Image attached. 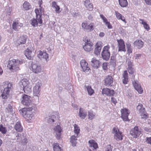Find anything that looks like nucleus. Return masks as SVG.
I'll return each mask as SVG.
<instances>
[{"mask_svg":"<svg viewBox=\"0 0 151 151\" xmlns=\"http://www.w3.org/2000/svg\"><path fill=\"white\" fill-rule=\"evenodd\" d=\"M22 103L24 105L28 106V108H24L20 110L22 115L26 118L31 120L34 117V114L31 111L35 108V104L32 103L31 97L27 95H23Z\"/></svg>","mask_w":151,"mask_h":151,"instance_id":"1","label":"nucleus"},{"mask_svg":"<svg viewBox=\"0 0 151 151\" xmlns=\"http://www.w3.org/2000/svg\"><path fill=\"white\" fill-rule=\"evenodd\" d=\"M22 63V60L12 59L9 61L7 67L12 71L15 72L20 70L19 65Z\"/></svg>","mask_w":151,"mask_h":151,"instance_id":"2","label":"nucleus"},{"mask_svg":"<svg viewBox=\"0 0 151 151\" xmlns=\"http://www.w3.org/2000/svg\"><path fill=\"white\" fill-rule=\"evenodd\" d=\"M35 11L37 19L33 18L30 20L31 24L34 27H37L38 23L41 24L42 23L41 15L38 14V13H39V10L37 9H35Z\"/></svg>","mask_w":151,"mask_h":151,"instance_id":"3","label":"nucleus"},{"mask_svg":"<svg viewBox=\"0 0 151 151\" xmlns=\"http://www.w3.org/2000/svg\"><path fill=\"white\" fill-rule=\"evenodd\" d=\"M42 85L41 82H38L36 84L35 86L33 88V92L34 96H35V99H36L35 103L36 104H38L39 102V98L38 96L40 94V88Z\"/></svg>","mask_w":151,"mask_h":151,"instance_id":"4","label":"nucleus"},{"mask_svg":"<svg viewBox=\"0 0 151 151\" xmlns=\"http://www.w3.org/2000/svg\"><path fill=\"white\" fill-rule=\"evenodd\" d=\"M110 47L109 45L105 46L101 52V56L102 58L106 61L108 60L110 58V53L109 51Z\"/></svg>","mask_w":151,"mask_h":151,"instance_id":"5","label":"nucleus"},{"mask_svg":"<svg viewBox=\"0 0 151 151\" xmlns=\"http://www.w3.org/2000/svg\"><path fill=\"white\" fill-rule=\"evenodd\" d=\"M6 86L1 95L3 99H6L9 96V92L12 90V84L9 83Z\"/></svg>","mask_w":151,"mask_h":151,"instance_id":"6","label":"nucleus"},{"mask_svg":"<svg viewBox=\"0 0 151 151\" xmlns=\"http://www.w3.org/2000/svg\"><path fill=\"white\" fill-rule=\"evenodd\" d=\"M131 78L133 80L132 81V84L135 89L139 93H142L143 92V90L141 88L140 84L138 81L137 80H135V75H133Z\"/></svg>","mask_w":151,"mask_h":151,"instance_id":"7","label":"nucleus"},{"mask_svg":"<svg viewBox=\"0 0 151 151\" xmlns=\"http://www.w3.org/2000/svg\"><path fill=\"white\" fill-rule=\"evenodd\" d=\"M137 110L140 113L141 118L146 119L147 117V115L145 111V108L143 107L142 105L141 104H139L137 107Z\"/></svg>","mask_w":151,"mask_h":151,"instance_id":"8","label":"nucleus"},{"mask_svg":"<svg viewBox=\"0 0 151 151\" xmlns=\"http://www.w3.org/2000/svg\"><path fill=\"white\" fill-rule=\"evenodd\" d=\"M84 41L85 42V45L83 46L84 50L86 51L90 52L92 50L93 43L87 38H85Z\"/></svg>","mask_w":151,"mask_h":151,"instance_id":"9","label":"nucleus"},{"mask_svg":"<svg viewBox=\"0 0 151 151\" xmlns=\"http://www.w3.org/2000/svg\"><path fill=\"white\" fill-rule=\"evenodd\" d=\"M81 26L84 30L88 32H91L94 29V24L92 23L89 24L87 23H83Z\"/></svg>","mask_w":151,"mask_h":151,"instance_id":"10","label":"nucleus"},{"mask_svg":"<svg viewBox=\"0 0 151 151\" xmlns=\"http://www.w3.org/2000/svg\"><path fill=\"white\" fill-rule=\"evenodd\" d=\"M121 117L124 121H129V119L128 118L129 114V110L125 108H123L121 110Z\"/></svg>","mask_w":151,"mask_h":151,"instance_id":"11","label":"nucleus"},{"mask_svg":"<svg viewBox=\"0 0 151 151\" xmlns=\"http://www.w3.org/2000/svg\"><path fill=\"white\" fill-rule=\"evenodd\" d=\"M130 134L134 138H137L140 134L141 131L138 127L135 126L131 129Z\"/></svg>","mask_w":151,"mask_h":151,"instance_id":"12","label":"nucleus"},{"mask_svg":"<svg viewBox=\"0 0 151 151\" xmlns=\"http://www.w3.org/2000/svg\"><path fill=\"white\" fill-rule=\"evenodd\" d=\"M113 133L114 135V138L117 141L122 140V133L119 131L117 128L114 127L113 129Z\"/></svg>","mask_w":151,"mask_h":151,"instance_id":"13","label":"nucleus"},{"mask_svg":"<svg viewBox=\"0 0 151 151\" xmlns=\"http://www.w3.org/2000/svg\"><path fill=\"white\" fill-rule=\"evenodd\" d=\"M32 71L35 73H40L42 69L41 65L38 64H33L32 65Z\"/></svg>","mask_w":151,"mask_h":151,"instance_id":"14","label":"nucleus"},{"mask_svg":"<svg viewBox=\"0 0 151 151\" xmlns=\"http://www.w3.org/2000/svg\"><path fill=\"white\" fill-rule=\"evenodd\" d=\"M118 43V51H122L124 52L126 51L125 45L123 40L120 39L119 40H117Z\"/></svg>","mask_w":151,"mask_h":151,"instance_id":"15","label":"nucleus"},{"mask_svg":"<svg viewBox=\"0 0 151 151\" xmlns=\"http://www.w3.org/2000/svg\"><path fill=\"white\" fill-rule=\"evenodd\" d=\"M81 66L83 71L86 72L89 71L90 69L89 67L88 66L87 63L84 60H82L80 62Z\"/></svg>","mask_w":151,"mask_h":151,"instance_id":"16","label":"nucleus"},{"mask_svg":"<svg viewBox=\"0 0 151 151\" xmlns=\"http://www.w3.org/2000/svg\"><path fill=\"white\" fill-rule=\"evenodd\" d=\"M102 93L104 95L105 94L107 96H111L114 94V91L113 90H110L108 88H106L102 89Z\"/></svg>","mask_w":151,"mask_h":151,"instance_id":"17","label":"nucleus"},{"mask_svg":"<svg viewBox=\"0 0 151 151\" xmlns=\"http://www.w3.org/2000/svg\"><path fill=\"white\" fill-rule=\"evenodd\" d=\"M89 146L92 149H90V151H96V149L98 148V145L93 140H90L88 142Z\"/></svg>","mask_w":151,"mask_h":151,"instance_id":"18","label":"nucleus"},{"mask_svg":"<svg viewBox=\"0 0 151 151\" xmlns=\"http://www.w3.org/2000/svg\"><path fill=\"white\" fill-rule=\"evenodd\" d=\"M104 84L106 86H110L113 82V78L111 76H108L104 80Z\"/></svg>","mask_w":151,"mask_h":151,"instance_id":"19","label":"nucleus"},{"mask_svg":"<svg viewBox=\"0 0 151 151\" xmlns=\"http://www.w3.org/2000/svg\"><path fill=\"white\" fill-rule=\"evenodd\" d=\"M23 24L20 23L18 20H15L13 22L12 24L13 29L15 30H18L22 26Z\"/></svg>","mask_w":151,"mask_h":151,"instance_id":"20","label":"nucleus"},{"mask_svg":"<svg viewBox=\"0 0 151 151\" xmlns=\"http://www.w3.org/2000/svg\"><path fill=\"white\" fill-rule=\"evenodd\" d=\"M24 54L26 57L29 60H32L33 58V55L32 51L29 48H27L24 52Z\"/></svg>","mask_w":151,"mask_h":151,"instance_id":"21","label":"nucleus"},{"mask_svg":"<svg viewBox=\"0 0 151 151\" xmlns=\"http://www.w3.org/2000/svg\"><path fill=\"white\" fill-rule=\"evenodd\" d=\"M54 130L56 134L57 138L59 139L60 137L62 131L61 127L59 125H57L54 128Z\"/></svg>","mask_w":151,"mask_h":151,"instance_id":"22","label":"nucleus"},{"mask_svg":"<svg viewBox=\"0 0 151 151\" xmlns=\"http://www.w3.org/2000/svg\"><path fill=\"white\" fill-rule=\"evenodd\" d=\"M91 64L92 66L96 68H99L101 64L100 62L99 61L96 60L94 58H93L92 59L91 62Z\"/></svg>","mask_w":151,"mask_h":151,"instance_id":"23","label":"nucleus"},{"mask_svg":"<svg viewBox=\"0 0 151 151\" xmlns=\"http://www.w3.org/2000/svg\"><path fill=\"white\" fill-rule=\"evenodd\" d=\"M27 39L26 36H22L20 37L19 39L17 41V43L18 45L24 44L26 43Z\"/></svg>","mask_w":151,"mask_h":151,"instance_id":"24","label":"nucleus"},{"mask_svg":"<svg viewBox=\"0 0 151 151\" xmlns=\"http://www.w3.org/2000/svg\"><path fill=\"white\" fill-rule=\"evenodd\" d=\"M144 43L141 40H137L134 42V46L136 47L139 49H140L143 46Z\"/></svg>","mask_w":151,"mask_h":151,"instance_id":"25","label":"nucleus"},{"mask_svg":"<svg viewBox=\"0 0 151 151\" xmlns=\"http://www.w3.org/2000/svg\"><path fill=\"white\" fill-rule=\"evenodd\" d=\"M84 4L86 9L89 11H91L93 9L92 4L91 3L89 0H86L84 1Z\"/></svg>","mask_w":151,"mask_h":151,"instance_id":"26","label":"nucleus"},{"mask_svg":"<svg viewBox=\"0 0 151 151\" xmlns=\"http://www.w3.org/2000/svg\"><path fill=\"white\" fill-rule=\"evenodd\" d=\"M99 44V43L97 42L96 43V47L94 50V53L96 55H99L100 53V51L101 49V42Z\"/></svg>","mask_w":151,"mask_h":151,"instance_id":"27","label":"nucleus"},{"mask_svg":"<svg viewBox=\"0 0 151 151\" xmlns=\"http://www.w3.org/2000/svg\"><path fill=\"white\" fill-rule=\"evenodd\" d=\"M87 114L86 111L83 109L80 108L79 113V116L81 119H84Z\"/></svg>","mask_w":151,"mask_h":151,"instance_id":"28","label":"nucleus"},{"mask_svg":"<svg viewBox=\"0 0 151 151\" xmlns=\"http://www.w3.org/2000/svg\"><path fill=\"white\" fill-rule=\"evenodd\" d=\"M100 17L103 20V22L105 23V24L107 26L109 29H111L112 28L111 25L109 22L108 21L107 19L104 17L102 14L100 15Z\"/></svg>","mask_w":151,"mask_h":151,"instance_id":"29","label":"nucleus"},{"mask_svg":"<svg viewBox=\"0 0 151 151\" xmlns=\"http://www.w3.org/2000/svg\"><path fill=\"white\" fill-rule=\"evenodd\" d=\"M5 111L8 115L13 114V108L10 104H9L6 106L5 109Z\"/></svg>","mask_w":151,"mask_h":151,"instance_id":"30","label":"nucleus"},{"mask_svg":"<svg viewBox=\"0 0 151 151\" xmlns=\"http://www.w3.org/2000/svg\"><path fill=\"white\" fill-rule=\"evenodd\" d=\"M14 128L16 131L19 132H21L23 130V128L19 122H17L14 126Z\"/></svg>","mask_w":151,"mask_h":151,"instance_id":"31","label":"nucleus"},{"mask_svg":"<svg viewBox=\"0 0 151 151\" xmlns=\"http://www.w3.org/2000/svg\"><path fill=\"white\" fill-rule=\"evenodd\" d=\"M52 7L55 9V12L57 14H59L60 11V7L56 3L55 1H53L52 3Z\"/></svg>","mask_w":151,"mask_h":151,"instance_id":"32","label":"nucleus"},{"mask_svg":"<svg viewBox=\"0 0 151 151\" xmlns=\"http://www.w3.org/2000/svg\"><path fill=\"white\" fill-rule=\"evenodd\" d=\"M85 88L86 89L88 94L90 95H92L94 93V91L92 88L91 86L88 85H85Z\"/></svg>","mask_w":151,"mask_h":151,"instance_id":"33","label":"nucleus"},{"mask_svg":"<svg viewBox=\"0 0 151 151\" xmlns=\"http://www.w3.org/2000/svg\"><path fill=\"white\" fill-rule=\"evenodd\" d=\"M29 84L28 81L27 79H24L22 80L20 83L21 87H22L23 88L28 86Z\"/></svg>","mask_w":151,"mask_h":151,"instance_id":"34","label":"nucleus"},{"mask_svg":"<svg viewBox=\"0 0 151 151\" xmlns=\"http://www.w3.org/2000/svg\"><path fill=\"white\" fill-rule=\"evenodd\" d=\"M115 13L116 17L117 19L121 20L122 21L124 22L125 23H126L124 17L121 14L117 11H115Z\"/></svg>","mask_w":151,"mask_h":151,"instance_id":"35","label":"nucleus"},{"mask_svg":"<svg viewBox=\"0 0 151 151\" xmlns=\"http://www.w3.org/2000/svg\"><path fill=\"white\" fill-rule=\"evenodd\" d=\"M56 119V116L54 115L49 116L48 117L46 118V120L47 122L50 124H51L54 122L55 120Z\"/></svg>","mask_w":151,"mask_h":151,"instance_id":"36","label":"nucleus"},{"mask_svg":"<svg viewBox=\"0 0 151 151\" xmlns=\"http://www.w3.org/2000/svg\"><path fill=\"white\" fill-rule=\"evenodd\" d=\"M78 136H77L76 135H75L72 136L71 137L70 141L73 146H75L76 145L77 139L76 138Z\"/></svg>","mask_w":151,"mask_h":151,"instance_id":"37","label":"nucleus"},{"mask_svg":"<svg viewBox=\"0 0 151 151\" xmlns=\"http://www.w3.org/2000/svg\"><path fill=\"white\" fill-rule=\"evenodd\" d=\"M22 6L24 9L25 10H29L31 7V6L30 4L27 1H25L24 2Z\"/></svg>","mask_w":151,"mask_h":151,"instance_id":"38","label":"nucleus"},{"mask_svg":"<svg viewBox=\"0 0 151 151\" xmlns=\"http://www.w3.org/2000/svg\"><path fill=\"white\" fill-rule=\"evenodd\" d=\"M119 4L122 7H126L128 5V3L127 0H118Z\"/></svg>","mask_w":151,"mask_h":151,"instance_id":"39","label":"nucleus"},{"mask_svg":"<svg viewBox=\"0 0 151 151\" xmlns=\"http://www.w3.org/2000/svg\"><path fill=\"white\" fill-rule=\"evenodd\" d=\"M139 20L141 22V23L143 24L144 28L147 31L149 30L150 28L148 24L144 22L143 19H140Z\"/></svg>","mask_w":151,"mask_h":151,"instance_id":"40","label":"nucleus"},{"mask_svg":"<svg viewBox=\"0 0 151 151\" xmlns=\"http://www.w3.org/2000/svg\"><path fill=\"white\" fill-rule=\"evenodd\" d=\"M74 132L75 134V135L77 136H78V134L79 133L80 131V129L78 126L76 124L74 125Z\"/></svg>","mask_w":151,"mask_h":151,"instance_id":"41","label":"nucleus"},{"mask_svg":"<svg viewBox=\"0 0 151 151\" xmlns=\"http://www.w3.org/2000/svg\"><path fill=\"white\" fill-rule=\"evenodd\" d=\"M127 65L128 66V68H130L132 67L133 66V59L132 58H128L127 59Z\"/></svg>","mask_w":151,"mask_h":151,"instance_id":"42","label":"nucleus"},{"mask_svg":"<svg viewBox=\"0 0 151 151\" xmlns=\"http://www.w3.org/2000/svg\"><path fill=\"white\" fill-rule=\"evenodd\" d=\"M0 132L3 134H6L7 132L6 128L2 124L0 125Z\"/></svg>","mask_w":151,"mask_h":151,"instance_id":"43","label":"nucleus"},{"mask_svg":"<svg viewBox=\"0 0 151 151\" xmlns=\"http://www.w3.org/2000/svg\"><path fill=\"white\" fill-rule=\"evenodd\" d=\"M88 119L90 120H92L94 118L95 114H93V112L92 111H89L88 112Z\"/></svg>","mask_w":151,"mask_h":151,"instance_id":"44","label":"nucleus"},{"mask_svg":"<svg viewBox=\"0 0 151 151\" xmlns=\"http://www.w3.org/2000/svg\"><path fill=\"white\" fill-rule=\"evenodd\" d=\"M53 150L54 151H61V147L58 143H55L53 145Z\"/></svg>","mask_w":151,"mask_h":151,"instance_id":"45","label":"nucleus"},{"mask_svg":"<svg viewBox=\"0 0 151 151\" xmlns=\"http://www.w3.org/2000/svg\"><path fill=\"white\" fill-rule=\"evenodd\" d=\"M23 88L24 93H26L29 94V93H31L32 91V90L31 88L28 86L24 88Z\"/></svg>","mask_w":151,"mask_h":151,"instance_id":"46","label":"nucleus"},{"mask_svg":"<svg viewBox=\"0 0 151 151\" xmlns=\"http://www.w3.org/2000/svg\"><path fill=\"white\" fill-rule=\"evenodd\" d=\"M10 134L12 136V138L13 140H14L15 139H16V137L17 135H18V133L14 131H12Z\"/></svg>","mask_w":151,"mask_h":151,"instance_id":"47","label":"nucleus"},{"mask_svg":"<svg viewBox=\"0 0 151 151\" xmlns=\"http://www.w3.org/2000/svg\"><path fill=\"white\" fill-rule=\"evenodd\" d=\"M126 45L127 49V51L128 54L129 55L132 52V49L131 47V45L130 44H128Z\"/></svg>","mask_w":151,"mask_h":151,"instance_id":"48","label":"nucleus"},{"mask_svg":"<svg viewBox=\"0 0 151 151\" xmlns=\"http://www.w3.org/2000/svg\"><path fill=\"white\" fill-rule=\"evenodd\" d=\"M111 63L113 64L116 63V57L115 56H112L111 58Z\"/></svg>","mask_w":151,"mask_h":151,"instance_id":"49","label":"nucleus"},{"mask_svg":"<svg viewBox=\"0 0 151 151\" xmlns=\"http://www.w3.org/2000/svg\"><path fill=\"white\" fill-rule=\"evenodd\" d=\"M122 78H129L127 72V70H125L122 74Z\"/></svg>","mask_w":151,"mask_h":151,"instance_id":"50","label":"nucleus"},{"mask_svg":"<svg viewBox=\"0 0 151 151\" xmlns=\"http://www.w3.org/2000/svg\"><path fill=\"white\" fill-rule=\"evenodd\" d=\"M128 72L129 74H133L134 72V70L132 67L131 68H128Z\"/></svg>","mask_w":151,"mask_h":151,"instance_id":"51","label":"nucleus"},{"mask_svg":"<svg viewBox=\"0 0 151 151\" xmlns=\"http://www.w3.org/2000/svg\"><path fill=\"white\" fill-rule=\"evenodd\" d=\"M111 103H113L115 105H116L117 103V101L116 99L114 97H111Z\"/></svg>","mask_w":151,"mask_h":151,"instance_id":"52","label":"nucleus"},{"mask_svg":"<svg viewBox=\"0 0 151 151\" xmlns=\"http://www.w3.org/2000/svg\"><path fill=\"white\" fill-rule=\"evenodd\" d=\"M128 79L129 78H122L123 83L124 84H127L129 81Z\"/></svg>","mask_w":151,"mask_h":151,"instance_id":"53","label":"nucleus"},{"mask_svg":"<svg viewBox=\"0 0 151 151\" xmlns=\"http://www.w3.org/2000/svg\"><path fill=\"white\" fill-rule=\"evenodd\" d=\"M42 57L47 60L48 58V54L46 52H43Z\"/></svg>","mask_w":151,"mask_h":151,"instance_id":"54","label":"nucleus"},{"mask_svg":"<svg viewBox=\"0 0 151 151\" xmlns=\"http://www.w3.org/2000/svg\"><path fill=\"white\" fill-rule=\"evenodd\" d=\"M113 147L111 146L110 145H107L106 151H112Z\"/></svg>","mask_w":151,"mask_h":151,"instance_id":"55","label":"nucleus"},{"mask_svg":"<svg viewBox=\"0 0 151 151\" xmlns=\"http://www.w3.org/2000/svg\"><path fill=\"white\" fill-rule=\"evenodd\" d=\"M102 68L104 70H106L107 68V63H104L102 65Z\"/></svg>","mask_w":151,"mask_h":151,"instance_id":"56","label":"nucleus"},{"mask_svg":"<svg viewBox=\"0 0 151 151\" xmlns=\"http://www.w3.org/2000/svg\"><path fill=\"white\" fill-rule=\"evenodd\" d=\"M20 136H21V135L18 133V135L16 136V139H15L14 140H17V141H20L21 140V138Z\"/></svg>","mask_w":151,"mask_h":151,"instance_id":"57","label":"nucleus"},{"mask_svg":"<svg viewBox=\"0 0 151 151\" xmlns=\"http://www.w3.org/2000/svg\"><path fill=\"white\" fill-rule=\"evenodd\" d=\"M146 141L147 143L151 145V137H147Z\"/></svg>","mask_w":151,"mask_h":151,"instance_id":"58","label":"nucleus"},{"mask_svg":"<svg viewBox=\"0 0 151 151\" xmlns=\"http://www.w3.org/2000/svg\"><path fill=\"white\" fill-rule=\"evenodd\" d=\"M146 3L148 5H151V0H145Z\"/></svg>","mask_w":151,"mask_h":151,"instance_id":"59","label":"nucleus"},{"mask_svg":"<svg viewBox=\"0 0 151 151\" xmlns=\"http://www.w3.org/2000/svg\"><path fill=\"white\" fill-rule=\"evenodd\" d=\"M104 35V33L103 32H100L99 34V36L100 37H103Z\"/></svg>","mask_w":151,"mask_h":151,"instance_id":"60","label":"nucleus"},{"mask_svg":"<svg viewBox=\"0 0 151 151\" xmlns=\"http://www.w3.org/2000/svg\"><path fill=\"white\" fill-rule=\"evenodd\" d=\"M78 15V13L74 12L73 13V15L74 17H76Z\"/></svg>","mask_w":151,"mask_h":151,"instance_id":"61","label":"nucleus"},{"mask_svg":"<svg viewBox=\"0 0 151 151\" xmlns=\"http://www.w3.org/2000/svg\"><path fill=\"white\" fill-rule=\"evenodd\" d=\"M42 0H39L38 4H39V5H40L39 6L40 7L41 6V4H42Z\"/></svg>","mask_w":151,"mask_h":151,"instance_id":"62","label":"nucleus"},{"mask_svg":"<svg viewBox=\"0 0 151 151\" xmlns=\"http://www.w3.org/2000/svg\"><path fill=\"white\" fill-rule=\"evenodd\" d=\"M93 17L91 15H89V16L88 17V19L89 20H91L93 19Z\"/></svg>","mask_w":151,"mask_h":151,"instance_id":"63","label":"nucleus"},{"mask_svg":"<svg viewBox=\"0 0 151 151\" xmlns=\"http://www.w3.org/2000/svg\"><path fill=\"white\" fill-rule=\"evenodd\" d=\"M39 54L38 55V56H41V57H42V56L43 55V52H42V51H39Z\"/></svg>","mask_w":151,"mask_h":151,"instance_id":"64","label":"nucleus"}]
</instances>
